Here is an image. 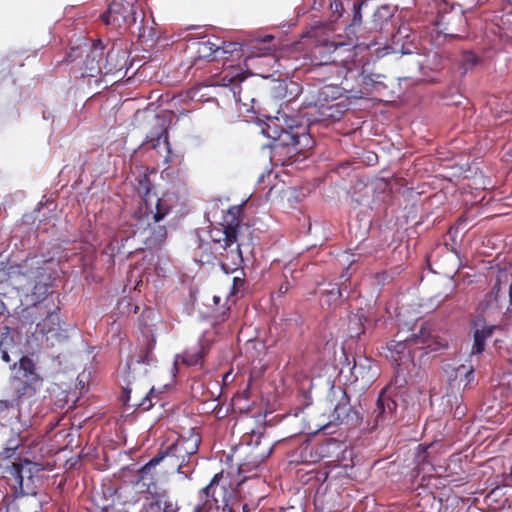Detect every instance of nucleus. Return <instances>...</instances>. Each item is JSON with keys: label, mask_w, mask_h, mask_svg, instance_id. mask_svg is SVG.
<instances>
[{"label": "nucleus", "mask_w": 512, "mask_h": 512, "mask_svg": "<svg viewBox=\"0 0 512 512\" xmlns=\"http://www.w3.org/2000/svg\"><path fill=\"white\" fill-rule=\"evenodd\" d=\"M43 470L41 464L28 459H19L13 462L7 470V481L16 494H35L36 482L39 481V473Z\"/></svg>", "instance_id": "obj_4"}, {"label": "nucleus", "mask_w": 512, "mask_h": 512, "mask_svg": "<svg viewBox=\"0 0 512 512\" xmlns=\"http://www.w3.org/2000/svg\"><path fill=\"white\" fill-rule=\"evenodd\" d=\"M283 290H285V291H286V290H288V287H283V286H281V287H280V291H283Z\"/></svg>", "instance_id": "obj_48"}, {"label": "nucleus", "mask_w": 512, "mask_h": 512, "mask_svg": "<svg viewBox=\"0 0 512 512\" xmlns=\"http://www.w3.org/2000/svg\"><path fill=\"white\" fill-rule=\"evenodd\" d=\"M458 1H459V3H458L459 9L464 10V11H469L473 7L476 6V3L474 0H458Z\"/></svg>", "instance_id": "obj_33"}, {"label": "nucleus", "mask_w": 512, "mask_h": 512, "mask_svg": "<svg viewBox=\"0 0 512 512\" xmlns=\"http://www.w3.org/2000/svg\"><path fill=\"white\" fill-rule=\"evenodd\" d=\"M132 14V7L128 9V7L114 2L109 6L108 11L101 15V18L107 25L115 24L117 26H121L122 24L127 23L130 18L132 21H135Z\"/></svg>", "instance_id": "obj_14"}, {"label": "nucleus", "mask_w": 512, "mask_h": 512, "mask_svg": "<svg viewBox=\"0 0 512 512\" xmlns=\"http://www.w3.org/2000/svg\"><path fill=\"white\" fill-rule=\"evenodd\" d=\"M130 384H131L130 375H128L127 386L124 388V393L126 394V401L130 400V394L133 391L132 387H130Z\"/></svg>", "instance_id": "obj_37"}, {"label": "nucleus", "mask_w": 512, "mask_h": 512, "mask_svg": "<svg viewBox=\"0 0 512 512\" xmlns=\"http://www.w3.org/2000/svg\"><path fill=\"white\" fill-rule=\"evenodd\" d=\"M283 290H285V291H286V290H288V287H283V286H281V287H280V291H283Z\"/></svg>", "instance_id": "obj_47"}, {"label": "nucleus", "mask_w": 512, "mask_h": 512, "mask_svg": "<svg viewBox=\"0 0 512 512\" xmlns=\"http://www.w3.org/2000/svg\"><path fill=\"white\" fill-rule=\"evenodd\" d=\"M197 44V53L201 58H207L217 53L220 49L219 45L215 42H212L210 39L202 40L196 43Z\"/></svg>", "instance_id": "obj_23"}, {"label": "nucleus", "mask_w": 512, "mask_h": 512, "mask_svg": "<svg viewBox=\"0 0 512 512\" xmlns=\"http://www.w3.org/2000/svg\"><path fill=\"white\" fill-rule=\"evenodd\" d=\"M363 315L356 314L349 320L348 332L350 337H358L364 331V325L362 322Z\"/></svg>", "instance_id": "obj_26"}, {"label": "nucleus", "mask_w": 512, "mask_h": 512, "mask_svg": "<svg viewBox=\"0 0 512 512\" xmlns=\"http://www.w3.org/2000/svg\"><path fill=\"white\" fill-rule=\"evenodd\" d=\"M500 325H488L484 320L478 319L474 322V343L470 356H475L484 351L485 341L490 338L493 333L500 330Z\"/></svg>", "instance_id": "obj_12"}, {"label": "nucleus", "mask_w": 512, "mask_h": 512, "mask_svg": "<svg viewBox=\"0 0 512 512\" xmlns=\"http://www.w3.org/2000/svg\"><path fill=\"white\" fill-rule=\"evenodd\" d=\"M133 406H139L144 411H147L153 406V404L151 399L149 398V395H146L144 398L141 399L139 403H134Z\"/></svg>", "instance_id": "obj_32"}, {"label": "nucleus", "mask_w": 512, "mask_h": 512, "mask_svg": "<svg viewBox=\"0 0 512 512\" xmlns=\"http://www.w3.org/2000/svg\"><path fill=\"white\" fill-rule=\"evenodd\" d=\"M236 243L237 244H236L235 249H230L226 255V260L230 259L232 265L234 266V268H232V271H237L243 263V256H242V250H241V246L243 244L239 243L238 241Z\"/></svg>", "instance_id": "obj_24"}, {"label": "nucleus", "mask_w": 512, "mask_h": 512, "mask_svg": "<svg viewBox=\"0 0 512 512\" xmlns=\"http://www.w3.org/2000/svg\"><path fill=\"white\" fill-rule=\"evenodd\" d=\"M339 443L334 439H329L317 447V453L321 458L330 457L333 450L339 449Z\"/></svg>", "instance_id": "obj_27"}, {"label": "nucleus", "mask_w": 512, "mask_h": 512, "mask_svg": "<svg viewBox=\"0 0 512 512\" xmlns=\"http://www.w3.org/2000/svg\"><path fill=\"white\" fill-rule=\"evenodd\" d=\"M474 379V368L472 365H459L452 370L449 376L451 384L458 386V388L462 386L463 389L472 384Z\"/></svg>", "instance_id": "obj_19"}, {"label": "nucleus", "mask_w": 512, "mask_h": 512, "mask_svg": "<svg viewBox=\"0 0 512 512\" xmlns=\"http://www.w3.org/2000/svg\"><path fill=\"white\" fill-rule=\"evenodd\" d=\"M15 408V401L12 400H0V415L9 410Z\"/></svg>", "instance_id": "obj_34"}, {"label": "nucleus", "mask_w": 512, "mask_h": 512, "mask_svg": "<svg viewBox=\"0 0 512 512\" xmlns=\"http://www.w3.org/2000/svg\"><path fill=\"white\" fill-rule=\"evenodd\" d=\"M162 137H164V142H166V143H167V136H166L163 132H162L161 134L157 135V139H158V141H159Z\"/></svg>", "instance_id": "obj_39"}, {"label": "nucleus", "mask_w": 512, "mask_h": 512, "mask_svg": "<svg viewBox=\"0 0 512 512\" xmlns=\"http://www.w3.org/2000/svg\"><path fill=\"white\" fill-rule=\"evenodd\" d=\"M210 346L209 340L201 338L196 347L189 348L182 354L176 355L173 363L174 370H177L179 360L187 366L202 365L204 357L210 350Z\"/></svg>", "instance_id": "obj_11"}, {"label": "nucleus", "mask_w": 512, "mask_h": 512, "mask_svg": "<svg viewBox=\"0 0 512 512\" xmlns=\"http://www.w3.org/2000/svg\"><path fill=\"white\" fill-rule=\"evenodd\" d=\"M179 441L183 445L186 454L191 458V456L196 454L199 449L201 437L197 433H191L188 437L179 438Z\"/></svg>", "instance_id": "obj_22"}, {"label": "nucleus", "mask_w": 512, "mask_h": 512, "mask_svg": "<svg viewBox=\"0 0 512 512\" xmlns=\"http://www.w3.org/2000/svg\"><path fill=\"white\" fill-rule=\"evenodd\" d=\"M301 137H302L304 140H306L307 142H309V137H308L307 135L303 134Z\"/></svg>", "instance_id": "obj_42"}, {"label": "nucleus", "mask_w": 512, "mask_h": 512, "mask_svg": "<svg viewBox=\"0 0 512 512\" xmlns=\"http://www.w3.org/2000/svg\"><path fill=\"white\" fill-rule=\"evenodd\" d=\"M55 265L53 258L35 255L24 260L18 267L19 274L35 282L31 294L33 306L30 309L32 312L35 310L41 315H46L42 322L37 323V328L44 334L51 332L59 320L55 309L48 307L49 289L56 275Z\"/></svg>", "instance_id": "obj_2"}, {"label": "nucleus", "mask_w": 512, "mask_h": 512, "mask_svg": "<svg viewBox=\"0 0 512 512\" xmlns=\"http://www.w3.org/2000/svg\"><path fill=\"white\" fill-rule=\"evenodd\" d=\"M401 52H402V54H411V52H410V51H408V50H407V51L402 50Z\"/></svg>", "instance_id": "obj_45"}, {"label": "nucleus", "mask_w": 512, "mask_h": 512, "mask_svg": "<svg viewBox=\"0 0 512 512\" xmlns=\"http://www.w3.org/2000/svg\"><path fill=\"white\" fill-rule=\"evenodd\" d=\"M148 355H145L144 357H141L140 359H137L135 362L133 360H130L128 361L126 364H125V367L124 369L127 370L128 372L133 369V371H136L137 370V366H141L142 364H144L145 362H148Z\"/></svg>", "instance_id": "obj_30"}, {"label": "nucleus", "mask_w": 512, "mask_h": 512, "mask_svg": "<svg viewBox=\"0 0 512 512\" xmlns=\"http://www.w3.org/2000/svg\"><path fill=\"white\" fill-rule=\"evenodd\" d=\"M482 62H483V59L471 51L464 52L462 55V59H461V64L465 71H468V70L482 64Z\"/></svg>", "instance_id": "obj_25"}, {"label": "nucleus", "mask_w": 512, "mask_h": 512, "mask_svg": "<svg viewBox=\"0 0 512 512\" xmlns=\"http://www.w3.org/2000/svg\"><path fill=\"white\" fill-rule=\"evenodd\" d=\"M283 290H285V291H286V290H288V287H283V286H281V287H280V291H283Z\"/></svg>", "instance_id": "obj_46"}, {"label": "nucleus", "mask_w": 512, "mask_h": 512, "mask_svg": "<svg viewBox=\"0 0 512 512\" xmlns=\"http://www.w3.org/2000/svg\"><path fill=\"white\" fill-rule=\"evenodd\" d=\"M234 223L229 224L221 229H214L211 231V238L214 242H217L225 250L232 247L238 241V229L239 221L235 220Z\"/></svg>", "instance_id": "obj_15"}, {"label": "nucleus", "mask_w": 512, "mask_h": 512, "mask_svg": "<svg viewBox=\"0 0 512 512\" xmlns=\"http://www.w3.org/2000/svg\"><path fill=\"white\" fill-rule=\"evenodd\" d=\"M397 374H400V371H397ZM406 383V379L405 377H400V375H397L395 377V379L393 380V382H391L390 384H392V388L395 386L396 388H400L402 387L404 384Z\"/></svg>", "instance_id": "obj_35"}, {"label": "nucleus", "mask_w": 512, "mask_h": 512, "mask_svg": "<svg viewBox=\"0 0 512 512\" xmlns=\"http://www.w3.org/2000/svg\"><path fill=\"white\" fill-rule=\"evenodd\" d=\"M415 63L419 66L421 71L425 69L436 70L441 65V57L433 51H429L425 54H417Z\"/></svg>", "instance_id": "obj_21"}, {"label": "nucleus", "mask_w": 512, "mask_h": 512, "mask_svg": "<svg viewBox=\"0 0 512 512\" xmlns=\"http://www.w3.org/2000/svg\"><path fill=\"white\" fill-rule=\"evenodd\" d=\"M509 305H510V307L507 309V312L505 315V326L507 329L512 330V318L509 315V313L512 310V284L509 287Z\"/></svg>", "instance_id": "obj_31"}, {"label": "nucleus", "mask_w": 512, "mask_h": 512, "mask_svg": "<svg viewBox=\"0 0 512 512\" xmlns=\"http://www.w3.org/2000/svg\"><path fill=\"white\" fill-rule=\"evenodd\" d=\"M397 404L393 399L392 384L385 387L379 394L373 416L376 425L390 422L394 418Z\"/></svg>", "instance_id": "obj_8"}, {"label": "nucleus", "mask_w": 512, "mask_h": 512, "mask_svg": "<svg viewBox=\"0 0 512 512\" xmlns=\"http://www.w3.org/2000/svg\"><path fill=\"white\" fill-rule=\"evenodd\" d=\"M244 80V77L242 73L240 72V69L233 68L231 70H228L224 73V75L221 77L220 82L223 86H230L233 85L232 92L233 96L236 101L243 102V105L247 106L246 100H248V97H242V88L239 87V90L237 91L238 86L236 84L241 83Z\"/></svg>", "instance_id": "obj_18"}, {"label": "nucleus", "mask_w": 512, "mask_h": 512, "mask_svg": "<svg viewBox=\"0 0 512 512\" xmlns=\"http://www.w3.org/2000/svg\"><path fill=\"white\" fill-rule=\"evenodd\" d=\"M414 346H420L421 350L428 353L445 348L447 343L432 336L428 327H421L418 334L411 336H404L403 332H398L396 339L387 344L385 357L397 367L407 366L414 363Z\"/></svg>", "instance_id": "obj_3"}, {"label": "nucleus", "mask_w": 512, "mask_h": 512, "mask_svg": "<svg viewBox=\"0 0 512 512\" xmlns=\"http://www.w3.org/2000/svg\"><path fill=\"white\" fill-rule=\"evenodd\" d=\"M175 458V464L177 465V473L182 475L184 478H188V475L192 473L193 466H190L189 461L190 457L188 454H186V451L179 441V439L167 447V449L154 456L152 459H150L140 470L141 474V481H144L148 479V475L150 471L155 468L157 465L160 464V462L165 458Z\"/></svg>", "instance_id": "obj_5"}, {"label": "nucleus", "mask_w": 512, "mask_h": 512, "mask_svg": "<svg viewBox=\"0 0 512 512\" xmlns=\"http://www.w3.org/2000/svg\"><path fill=\"white\" fill-rule=\"evenodd\" d=\"M465 410H466V408H465V407H460V406H459V407H457V408H456V410H455V415H456L457 417H461V416H463V415L465 414Z\"/></svg>", "instance_id": "obj_38"}, {"label": "nucleus", "mask_w": 512, "mask_h": 512, "mask_svg": "<svg viewBox=\"0 0 512 512\" xmlns=\"http://www.w3.org/2000/svg\"><path fill=\"white\" fill-rule=\"evenodd\" d=\"M229 375H230L229 373L225 374L224 375V380H226L229 377Z\"/></svg>", "instance_id": "obj_49"}, {"label": "nucleus", "mask_w": 512, "mask_h": 512, "mask_svg": "<svg viewBox=\"0 0 512 512\" xmlns=\"http://www.w3.org/2000/svg\"><path fill=\"white\" fill-rule=\"evenodd\" d=\"M243 512H249V507L247 504L243 506Z\"/></svg>", "instance_id": "obj_41"}, {"label": "nucleus", "mask_w": 512, "mask_h": 512, "mask_svg": "<svg viewBox=\"0 0 512 512\" xmlns=\"http://www.w3.org/2000/svg\"><path fill=\"white\" fill-rule=\"evenodd\" d=\"M501 22L504 26H507L505 29L507 31L512 32V0H507L504 6V14L501 17Z\"/></svg>", "instance_id": "obj_28"}, {"label": "nucleus", "mask_w": 512, "mask_h": 512, "mask_svg": "<svg viewBox=\"0 0 512 512\" xmlns=\"http://www.w3.org/2000/svg\"><path fill=\"white\" fill-rule=\"evenodd\" d=\"M21 386L17 388L16 391V399L15 401V407L21 411L23 409V406L28 403L30 404L34 401L35 396L37 392L42 387V382H25L20 383Z\"/></svg>", "instance_id": "obj_16"}, {"label": "nucleus", "mask_w": 512, "mask_h": 512, "mask_svg": "<svg viewBox=\"0 0 512 512\" xmlns=\"http://www.w3.org/2000/svg\"><path fill=\"white\" fill-rule=\"evenodd\" d=\"M334 398H338L337 402L334 404L333 412L330 415L331 422L334 423H343L345 419L348 418L349 413L351 412V405L349 402V398L346 392L342 389H338L333 393Z\"/></svg>", "instance_id": "obj_17"}, {"label": "nucleus", "mask_w": 512, "mask_h": 512, "mask_svg": "<svg viewBox=\"0 0 512 512\" xmlns=\"http://www.w3.org/2000/svg\"><path fill=\"white\" fill-rule=\"evenodd\" d=\"M221 266H222V269H223L226 273H228V264H227L226 262H223Z\"/></svg>", "instance_id": "obj_40"}, {"label": "nucleus", "mask_w": 512, "mask_h": 512, "mask_svg": "<svg viewBox=\"0 0 512 512\" xmlns=\"http://www.w3.org/2000/svg\"><path fill=\"white\" fill-rule=\"evenodd\" d=\"M363 4H364V1H360V0H358L357 2H355L353 4V20H352L353 25H359L362 21L361 9H362Z\"/></svg>", "instance_id": "obj_29"}, {"label": "nucleus", "mask_w": 512, "mask_h": 512, "mask_svg": "<svg viewBox=\"0 0 512 512\" xmlns=\"http://www.w3.org/2000/svg\"><path fill=\"white\" fill-rule=\"evenodd\" d=\"M103 50L102 42L96 40L85 60V73L87 76L94 77L103 70H105L106 73L112 70L111 68H107Z\"/></svg>", "instance_id": "obj_9"}, {"label": "nucleus", "mask_w": 512, "mask_h": 512, "mask_svg": "<svg viewBox=\"0 0 512 512\" xmlns=\"http://www.w3.org/2000/svg\"><path fill=\"white\" fill-rule=\"evenodd\" d=\"M351 373L355 377V380H362L365 384H368L376 378L378 369L370 358L358 356L354 359Z\"/></svg>", "instance_id": "obj_13"}, {"label": "nucleus", "mask_w": 512, "mask_h": 512, "mask_svg": "<svg viewBox=\"0 0 512 512\" xmlns=\"http://www.w3.org/2000/svg\"><path fill=\"white\" fill-rule=\"evenodd\" d=\"M12 378L19 383L42 382L36 370L34 361L28 356H22L18 362L11 366Z\"/></svg>", "instance_id": "obj_10"}, {"label": "nucleus", "mask_w": 512, "mask_h": 512, "mask_svg": "<svg viewBox=\"0 0 512 512\" xmlns=\"http://www.w3.org/2000/svg\"><path fill=\"white\" fill-rule=\"evenodd\" d=\"M137 193V208L113 232L104 249V255L112 262L119 255L128 256L133 251L151 249L161 245L166 239V227L159 223L173 207L171 197H159L152 192L145 178L139 181Z\"/></svg>", "instance_id": "obj_1"}, {"label": "nucleus", "mask_w": 512, "mask_h": 512, "mask_svg": "<svg viewBox=\"0 0 512 512\" xmlns=\"http://www.w3.org/2000/svg\"><path fill=\"white\" fill-rule=\"evenodd\" d=\"M243 283V279H241L239 276H235L233 278V292L238 290L243 285Z\"/></svg>", "instance_id": "obj_36"}, {"label": "nucleus", "mask_w": 512, "mask_h": 512, "mask_svg": "<svg viewBox=\"0 0 512 512\" xmlns=\"http://www.w3.org/2000/svg\"><path fill=\"white\" fill-rule=\"evenodd\" d=\"M271 39H272V36H266V37H265V39H264V41H269V40H271Z\"/></svg>", "instance_id": "obj_44"}, {"label": "nucleus", "mask_w": 512, "mask_h": 512, "mask_svg": "<svg viewBox=\"0 0 512 512\" xmlns=\"http://www.w3.org/2000/svg\"><path fill=\"white\" fill-rule=\"evenodd\" d=\"M222 479L223 473L215 474L209 484L199 491V502L194 512H212L218 509L219 497L225 496V486L220 485Z\"/></svg>", "instance_id": "obj_7"}, {"label": "nucleus", "mask_w": 512, "mask_h": 512, "mask_svg": "<svg viewBox=\"0 0 512 512\" xmlns=\"http://www.w3.org/2000/svg\"><path fill=\"white\" fill-rule=\"evenodd\" d=\"M271 452H272V447L269 448L268 453L264 458L268 457L271 454Z\"/></svg>", "instance_id": "obj_43"}, {"label": "nucleus", "mask_w": 512, "mask_h": 512, "mask_svg": "<svg viewBox=\"0 0 512 512\" xmlns=\"http://www.w3.org/2000/svg\"><path fill=\"white\" fill-rule=\"evenodd\" d=\"M464 13V10L455 7L448 11H439L434 21V30L445 37H462L467 26Z\"/></svg>", "instance_id": "obj_6"}, {"label": "nucleus", "mask_w": 512, "mask_h": 512, "mask_svg": "<svg viewBox=\"0 0 512 512\" xmlns=\"http://www.w3.org/2000/svg\"><path fill=\"white\" fill-rule=\"evenodd\" d=\"M346 288H340L337 284H328V287L321 290L320 304L327 309H335L341 303L343 291Z\"/></svg>", "instance_id": "obj_20"}]
</instances>
